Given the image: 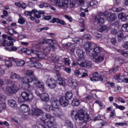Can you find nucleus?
Segmentation results:
<instances>
[{
    "label": "nucleus",
    "mask_w": 128,
    "mask_h": 128,
    "mask_svg": "<svg viewBox=\"0 0 128 128\" xmlns=\"http://www.w3.org/2000/svg\"><path fill=\"white\" fill-rule=\"evenodd\" d=\"M68 82H71L72 88L74 90L76 94L78 96V82H76V80L72 79L70 78L68 80Z\"/></svg>",
    "instance_id": "ddd939ff"
},
{
    "label": "nucleus",
    "mask_w": 128,
    "mask_h": 128,
    "mask_svg": "<svg viewBox=\"0 0 128 128\" xmlns=\"http://www.w3.org/2000/svg\"><path fill=\"white\" fill-rule=\"evenodd\" d=\"M21 96L26 102H32L34 100V94L24 91L21 93Z\"/></svg>",
    "instance_id": "f8f14e48"
},
{
    "label": "nucleus",
    "mask_w": 128,
    "mask_h": 128,
    "mask_svg": "<svg viewBox=\"0 0 128 128\" xmlns=\"http://www.w3.org/2000/svg\"><path fill=\"white\" fill-rule=\"evenodd\" d=\"M104 55L101 54L100 56H94L92 58V60L96 64H100L104 62Z\"/></svg>",
    "instance_id": "aec40b11"
},
{
    "label": "nucleus",
    "mask_w": 128,
    "mask_h": 128,
    "mask_svg": "<svg viewBox=\"0 0 128 128\" xmlns=\"http://www.w3.org/2000/svg\"><path fill=\"white\" fill-rule=\"evenodd\" d=\"M113 106L116 108H118L120 110H126V107L122 106H118L116 103H113Z\"/></svg>",
    "instance_id": "49530a36"
},
{
    "label": "nucleus",
    "mask_w": 128,
    "mask_h": 128,
    "mask_svg": "<svg viewBox=\"0 0 128 128\" xmlns=\"http://www.w3.org/2000/svg\"><path fill=\"white\" fill-rule=\"evenodd\" d=\"M64 62L66 66H70V60L68 58H65Z\"/></svg>",
    "instance_id": "680f3d73"
},
{
    "label": "nucleus",
    "mask_w": 128,
    "mask_h": 128,
    "mask_svg": "<svg viewBox=\"0 0 128 128\" xmlns=\"http://www.w3.org/2000/svg\"><path fill=\"white\" fill-rule=\"evenodd\" d=\"M40 100H43V102H48V100H50V95H48V93H42L41 94Z\"/></svg>",
    "instance_id": "a878e982"
},
{
    "label": "nucleus",
    "mask_w": 128,
    "mask_h": 128,
    "mask_svg": "<svg viewBox=\"0 0 128 128\" xmlns=\"http://www.w3.org/2000/svg\"><path fill=\"white\" fill-rule=\"evenodd\" d=\"M42 128H56V117L50 114H46L41 118Z\"/></svg>",
    "instance_id": "f03ea898"
},
{
    "label": "nucleus",
    "mask_w": 128,
    "mask_h": 128,
    "mask_svg": "<svg viewBox=\"0 0 128 128\" xmlns=\"http://www.w3.org/2000/svg\"><path fill=\"white\" fill-rule=\"evenodd\" d=\"M46 78H47L46 80V84L52 90H54L56 88V80H54L53 78H50V76H46Z\"/></svg>",
    "instance_id": "9d476101"
},
{
    "label": "nucleus",
    "mask_w": 128,
    "mask_h": 128,
    "mask_svg": "<svg viewBox=\"0 0 128 128\" xmlns=\"http://www.w3.org/2000/svg\"><path fill=\"white\" fill-rule=\"evenodd\" d=\"M60 102L61 106H64V107L68 106L70 104V102H68V100L64 97H62L60 98Z\"/></svg>",
    "instance_id": "393cba45"
},
{
    "label": "nucleus",
    "mask_w": 128,
    "mask_h": 128,
    "mask_svg": "<svg viewBox=\"0 0 128 128\" xmlns=\"http://www.w3.org/2000/svg\"><path fill=\"white\" fill-rule=\"evenodd\" d=\"M12 46H8L5 48L4 50H6V52H16V50H18V48Z\"/></svg>",
    "instance_id": "72a5a7b5"
},
{
    "label": "nucleus",
    "mask_w": 128,
    "mask_h": 128,
    "mask_svg": "<svg viewBox=\"0 0 128 128\" xmlns=\"http://www.w3.org/2000/svg\"><path fill=\"white\" fill-rule=\"evenodd\" d=\"M22 88L24 90H28V92H32L34 90V88L30 85V84L34 82V78L32 77H24V78H22Z\"/></svg>",
    "instance_id": "0eeeda50"
},
{
    "label": "nucleus",
    "mask_w": 128,
    "mask_h": 128,
    "mask_svg": "<svg viewBox=\"0 0 128 128\" xmlns=\"http://www.w3.org/2000/svg\"><path fill=\"white\" fill-rule=\"evenodd\" d=\"M3 38H8V42H6V40L3 39V45L6 46V44L8 46H14V42H16V40L14 39L12 37L10 36H8L6 34H4L2 36Z\"/></svg>",
    "instance_id": "2eb2a0df"
},
{
    "label": "nucleus",
    "mask_w": 128,
    "mask_h": 128,
    "mask_svg": "<svg viewBox=\"0 0 128 128\" xmlns=\"http://www.w3.org/2000/svg\"><path fill=\"white\" fill-rule=\"evenodd\" d=\"M118 38L119 40H122V38H124V33L121 31L118 32Z\"/></svg>",
    "instance_id": "864d4df0"
},
{
    "label": "nucleus",
    "mask_w": 128,
    "mask_h": 128,
    "mask_svg": "<svg viewBox=\"0 0 128 128\" xmlns=\"http://www.w3.org/2000/svg\"><path fill=\"white\" fill-rule=\"evenodd\" d=\"M24 60L25 62V64L26 62H29L28 64H30L32 62H36V57H32V58H24Z\"/></svg>",
    "instance_id": "c9c22d12"
},
{
    "label": "nucleus",
    "mask_w": 128,
    "mask_h": 128,
    "mask_svg": "<svg viewBox=\"0 0 128 128\" xmlns=\"http://www.w3.org/2000/svg\"><path fill=\"white\" fill-rule=\"evenodd\" d=\"M126 122H118L114 124L115 126H126Z\"/></svg>",
    "instance_id": "bf43d9fd"
},
{
    "label": "nucleus",
    "mask_w": 128,
    "mask_h": 128,
    "mask_svg": "<svg viewBox=\"0 0 128 128\" xmlns=\"http://www.w3.org/2000/svg\"><path fill=\"white\" fill-rule=\"evenodd\" d=\"M42 110L36 108H32L29 112L30 116H42Z\"/></svg>",
    "instance_id": "412c9836"
},
{
    "label": "nucleus",
    "mask_w": 128,
    "mask_h": 128,
    "mask_svg": "<svg viewBox=\"0 0 128 128\" xmlns=\"http://www.w3.org/2000/svg\"><path fill=\"white\" fill-rule=\"evenodd\" d=\"M7 34H9V36H14V30L9 28Z\"/></svg>",
    "instance_id": "69168bd1"
},
{
    "label": "nucleus",
    "mask_w": 128,
    "mask_h": 128,
    "mask_svg": "<svg viewBox=\"0 0 128 128\" xmlns=\"http://www.w3.org/2000/svg\"><path fill=\"white\" fill-rule=\"evenodd\" d=\"M50 102L52 108H54V114L56 118H60L62 116V110L60 108V100L53 97L51 98Z\"/></svg>",
    "instance_id": "39448f33"
},
{
    "label": "nucleus",
    "mask_w": 128,
    "mask_h": 128,
    "mask_svg": "<svg viewBox=\"0 0 128 128\" xmlns=\"http://www.w3.org/2000/svg\"><path fill=\"white\" fill-rule=\"evenodd\" d=\"M85 72L84 69H80L79 70H76L74 72V74L76 76H78L80 74H82V72Z\"/></svg>",
    "instance_id": "de8ad7c7"
},
{
    "label": "nucleus",
    "mask_w": 128,
    "mask_h": 128,
    "mask_svg": "<svg viewBox=\"0 0 128 128\" xmlns=\"http://www.w3.org/2000/svg\"><path fill=\"white\" fill-rule=\"evenodd\" d=\"M34 85L37 86V88H42V92L44 90V82H40L36 79L34 80Z\"/></svg>",
    "instance_id": "b1692460"
},
{
    "label": "nucleus",
    "mask_w": 128,
    "mask_h": 128,
    "mask_svg": "<svg viewBox=\"0 0 128 128\" xmlns=\"http://www.w3.org/2000/svg\"><path fill=\"white\" fill-rule=\"evenodd\" d=\"M14 62L16 63V66H24L26 64V62L24 60L14 59Z\"/></svg>",
    "instance_id": "bb28decb"
},
{
    "label": "nucleus",
    "mask_w": 128,
    "mask_h": 128,
    "mask_svg": "<svg viewBox=\"0 0 128 128\" xmlns=\"http://www.w3.org/2000/svg\"><path fill=\"white\" fill-rule=\"evenodd\" d=\"M102 52V48L98 46H95L94 48L93 52H92V54H94V56H94V54H100Z\"/></svg>",
    "instance_id": "cd10ccee"
},
{
    "label": "nucleus",
    "mask_w": 128,
    "mask_h": 128,
    "mask_svg": "<svg viewBox=\"0 0 128 128\" xmlns=\"http://www.w3.org/2000/svg\"><path fill=\"white\" fill-rule=\"evenodd\" d=\"M98 80V72H95L92 74V77L90 78L91 82H96Z\"/></svg>",
    "instance_id": "473e14b6"
},
{
    "label": "nucleus",
    "mask_w": 128,
    "mask_h": 128,
    "mask_svg": "<svg viewBox=\"0 0 128 128\" xmlns=\"http://www.w3.org/2000/svg\"><path fill=\"white\" fill-rule=\"evenodd\" d=\"M94 46V44H91L89 42H86L84 44V48L86 51L87 54H89L90 56H94V50L92 49V46Z\"/></svg>",
    "instance_id": "4468645a"
},
{
    "label": "nucleus",
    "mask_w": 128,
    "mask_h": 128,
    "mask_svg": "<svg viewBox=\"0 0 128 128\" xmlns=\"http://www.w3.org/2000/svg\"><path fill=\"white\" fill-rule=\"evenodd\" d=\"M44 108L46 112H50V110H54V108H52V106H50V105H48V104H45L44 105Z\"/></svg>",
    "instance_id": "e433bc0d"
},
{
    "label": "nucleus",
    "mask_w": 128,
    "mask_h": 128,
    "mask_svg": "<svg viewBox=\"0 0 128 128\" xmlns=\"http://www.w3.org/2000/svg\"><path fill=\"white\" fill-rule=\"evenodd\" d=\"M104 72H100V75L98 78L99 80H104Z\"/></svg>",
    "instance_id": "052dcab7"
},
{
    "label": "nucleus",
    "mask_w": 128,
    "mask_h": 128,
    "mask_svg": "<svg viewBox=\"0 0 128 128\" xmlns=\"http://www.w3.org/2000/svg\"><path fill=\"white\" fill-rule=\"evenodd\" d=\"M6 108V104L4 102L0 103V112H4Z\"/></svg>",
    "instance_id": "37998d69"
},
{
    "label": "nucleus",
    "mask_w": 128,
    "mask_h": 128,
    "mask_svg": "<svg viewBox=\"0 0 128 128\" xmlns=\"http://www.w3.org/2000/svg\"><path fill=\"white\" fill-rule=\"evenodd\" d=\"M114 78L116 82H125V84L128 82V78H126L124 75L117 74L114 76Z\"/></svg>",
    "instance_id": "f3484780"
},
{
    "label": "nucleus",
    "mask_w": 128,
    "mask_h": 128,
    "mask_svg": "<svg viewBox=\"0 0 128 128\" xmlns=\"http://www.w3.org/2000/svg\"><path fill=\"white\" fill-rule=\"evenodd\" d=\"M19 110L21 112H23V114H26V112H29L30 110V106L26 104H22Z\"/></svg>",
    "instance_id": "4be33fe9"
},
{
    "label": "nucleus",
    "mask_w": 128,
    "mask_h": 128,
    "mask_svg": "<svg viewBox=\"0 0 128 128\" xmlns=\"http://www.w3.org/2000/svg\"><path fill=\"white\" fill-rule=\"evenodd\" d=\"M122 30L123 32H128V24H124L122 26Z\"/></svg>",
    "instance_id": "5fc2aeb1"
},
{
    "label": "nucleus",
    "mask_w": 128,
    "mask_h": 128,
    "mask_svg": "<svg viewBox=\"0 0 128 128\" xmlns=\"http://www.w3.org/2000/svg\"><path fill=\"white\" fill-rule=\"evenodd\" d=\"M104 16L106 18V20L108 22H114L115 20H116L118 16L115 14L109 13L108 12H105L104 13L99 12L95 16L94 22L96 24L101 26L104 24Z\"/></svg>",
    "instance_id": "f257e3e1"
},
{
    "label": "nucleus",
    "mask_w": 128,
    "mask_h": 128,
    "mask_svg": "<svg viewBox=\"0 0 128 128\" xmlns=\"http://www.w3.org/2000/svg\"><path fill=\"white\" fill-rule=\"evenodd\" d=\"M71 116L72 118H75L76 120L78 119L79 120H83V122L86 124L88 120H90V114L84 113V110H73L71 112Z\"/></svg>",
    "instance_id": "20e7f679"
},
{
    "label": "nucleus",
    "mask_w": 128,
    "mask_h": 128,
    "mask_svg": "<svg viewBox=\"0 0 128 128\" xmlns=\"http://www.w3.org/2000/svg\"><path fill=\"white\" fill-rule=\"evenodd\" d=\"M124 10V8L120 7L118 8H116V7H114L112 8V12H122V10Z\"/></svg>",
    "instance_id": "603ef678"
},
{
    "label": "nucleus",
    "mask_w": 128,
    "mask_h": 128,
    "mask_svg": "<svg viewBox=\"0 0 128 128\" xmlns=\"http://www.w3.org/2000/svg\"><path fill=\"white\" fill-rule=\"evenodd\" d=\"M77 64L82 68H92V62L86 61L85 62H84L80 60H78Z\"/></svg>",
    "instance_id": "6ab92c4d"
},
{
    "label": "nucleus",
    "mask_w": 128,
    "mask_h": 128,
    "mask_svg": "<svg viewBox=\"0 0 128 128\" xmlns=\"http://www.w3.org/2000/svg\"><path fill=\"white\" fill-rule=\"evenodd\" d=\"M118 52H119L122 56H124L125 58H128V51H126V50H118Z\"/></svg>",
    "instance_id": "a19ab883"
},
{
    "label": "nucleus",
    "mask_w": 128,
    "mask_h": 128,
    "mask_svg": "<svg viewBox=\"0 0 128 128\" xmlns=\"http://www.w3.org/2000/svg\"><path fill=\"white\" fill-rule=\"evenodd\" d=\"M118 18L122 22H126V15L124 13H120L118 16Z\"/></svg>",
    "instance_id": "4c0bfd02"
},
{
    "label": "nucleus",
    "mask_w": 128,
    "mask_h": 128,
    "mask_svg": "<svg viewBox=\"0 0 128 128\" xmlns=\"http://www.w3.org/2000/svg\"><path fill=\"white\" fill-rule=\"evenodd\" d=\"M50 30V28L48 27H44L38 28L37 30V32H42V30Z\"/></svg>",
    "instance_id": "13d9d810"
},
{
    "label": "nucleus",
    "mask_w": 128,
    "mask_h": 128,
    "mask_svg": "<svg viewBox=\"0 0 128 128\" xmlns=\"http://www.w3.org/2000/svg\"><path fill=\"white\" fill-rule=\"evenodd\" d=\"M48 44L52 48H55L56 46V42L52 39H44L43 38H40L38 40V44H33L32 47L36 49L40 48V44Z\"/></svg>",
    "instance_id": "423d86ee"
},
{
    "label": "nucleus",
    "mask_w": 128,
    "mask_h": 128,
    "mask_svg": "<svg viewBox=\"0 0 128 128\" xmlns=\"http://www.w3.org/2000/svg\"><path fill=\"white\" fill-rule=\"evenodd\" d=\"M110 27H107L106 26H100L98 28V30L100 32H104V30H106L108 32V30H110Z\"/></svg>",
    "instance_id": "7c9ffc66"
},
{
    "label": "nucleus",
    "mask_w": 128,
    "mask_h": 128,
    "mask_svg": "<svg viewBox=\"0 0 128 128\" xmlns=\"http://www.w3.org/2000/svg\"><path fill=\"white\" fill-rule=\"evenodd\" d=\"M18 40H24V38H26V36L24 35H20L19 34H18Z\"/></svg>",
    "instance_id": "774afa93"
},
{
    "label": "nucleus",
    "mask_w": 128,
    "mask_h": 128,
    "mask_svg": "<svg viewBox=\"0 0 128 128\" xmlns=\"http://www.w3.org/2000/svg\"><path fill=\"white\" fill-rule=\"evenodd\" d=\"M26 54H31L32 56H38V58L39 60H40V58H44V56L43 55L42 56V55H40V52H39L38 51L36 50H34L32 49L31 50L27 49L26 51Z\"/></svg>",
    "instance_id": "dca6fc26"
},
{
    "label": "nucleus",
    "mask_w": 128,
    "mask_h": 128,
    "mask_svg": "<svg viewBox=\"0 0 128 128\" xmlns=\"http://www.w3.org/2000/svg\"><path fill=\"white\" fill-rule=\"evenodd\" d=\"M43 51L44 52H40V55L42 56H44V58H43V59L48 60V57L46 56H48V52H50V46L46 47L43 50Z\"/></svg>",
    "instance_id": "5701e85b"
},
{
    "label": "nucleus",
    "mask_w": 128,
    "mask_h": 128,
    "mask_svg": "<svg viewBox=\"0 0 128 128\" xmlns=\"http://www.w3.org/2000/svg\"><path fill=\"white\" fill-rule=\"evenodd\" d=\"M7 84H12V86H7L6 88L5 94L8 96H12L14 94H16L20 90V88L18 86V82L15 80H12L10 79L5 80Z\"/></svg>",
    "instance_id": "7ed1b4c3"
},
{
    "label": "nucleus",
    "mask_w": 128,
    "mask_h": 128,
    "mask_svg": "<svg viewBox=\"0 0 128 128\" xmlns=\"http://www.w3.org/2000/svg\"><path fill=\"white\" fill-rule=\"evenodd\" d=\"M26 74L28 76V78H32L33 79H36V76L34 74V71L32 70H26Z\"/></svg>",
    "instance_id": "f704fd0d"
},
{
    "label": "nucleus",
    "mask_w": 128,
    "mask_h": 128,
    "mask_svg": "<svg viewBox=\"0 0 128 128\" xmlns=\"http://www.w3.org/2000/svg\"><path fill=\"white\" fill-rule=\"evenodd\" d=\"M5 66L7 68H12V62L10 60L6 61Z\"/></svg>",
    "instance_id": "3c124183"
},
{
    "label": "nucleus",
    "mask_w": 128,
    "mask_h": 128,
    "mask_svg": "<svg viewBox=\"0 0 128 128\" xmlns=\"http://www.w3.org/2000/svg\"><path fill=\"white\" fill-rule=\"evenodd\" d=\"M50 22H52V24H62V26L66 25V22L62 20H60V19L58 18H53L50 20Z\"/></svg>",
    "instance_id": "c85d7f7f"
},
{
    "label": "nucleus",
    "mask_w": 128,
    "mask_h": 128,
    "mask_svg": "<svg viewBox=\"0 0 128 128\" xmlns=\"http://www.w3.org/2000/svg\"><path fill=\"white\" fill-rule=\"evenodd\" d=\"M70 0V7L74 8L76 4V0Z\"/></svg>",
    "instance_id": "4d7b16f0"
},
{
    "label": "nucleus",
    "mask_w": 128,
    "mask_h": 128,
    "mask_svg": "<svg viewBox=\"0 0 128 128\" xmlns=\"http://www.w3.org/2000/svg\"><path fill=\"white\" fill-rule=\"evenodd\" d=\"M10 78L12 80H20L22 78L20 74L14 73V72H11Z\"/></svg>",
    "instance_id": "2f4dec72"
},
{
    "label": "nucleus",
    "mask_w": 128,
    "mask_h": 128,
    "mask_svg": "<svg viewBox=\"0 0 128 128\" xmlns=\"http://www.w3.org/2000/svg\"><path fill=\"white\" fill-rule=\"evenodd\" d=\"M118 70H120V66H116L112 69V72H114V74H116V72Z\"/></svg>",
    "instance_id": "338daca9"
},
{
    "label": "nucleus",
    "mask_w": 128,
    "mask_h": 128,
    "mask_svg": "<svg viewBox=\"0 0 128 128\" xmlns=\"http://www.w3.org/2000/svg\"><path fill=\"white\" fill-rule=\"evenodd\" d=\"M25 15L28 16H32V14H34V16L37 18H42V14H46V12L44 10H32L31 12L26 11L24 12Z\"/></svg>",
    "instance_id": "1a4fd4ad"
},
{
    "label": "nucleus",
    "mask_w": 128,
    "mask_h": 128,
    "mask_svg": "<svg viewBox=\"0 0 128 128\" xmlns=\"http://www.w3.org/2000/svg\"><path fill=\"white\" fill-rule=\"evenodd\" d=\"M40 60H44V58L39 59L38 58V56H36V62H33L30 63V64H28V68H42V64H40V62L38 61Z\"/></svg>",
    "instance_id": "a211bd4d"
},
{
    "label": "nucleus",
    "mask_w": 128,
    "mask_h": 128,
    "mask_svg": "<svg viewBox=\"0 0 128 128\" xmlns=\"http://www.w3.org/2000/svg\"><path fill=\"white\" fill-rule=\"evenodd\" d=\"M66 124L70 128H74V124L72 123V122H70V120H68L66 122Z\"/></svg>",
    "instance_id": "6e6d98bb"
},
{
    "label": "nucleus",
    "mask_w": 128,
    "mask_h": 128,
    "mask_svg": "<svg viewBox=\"0 0 128 128\" xmlns=\"http://www.w3.org/2000/svg\"><path fill=\"white\" fill-rule=\"evenodd\" d=\"M56 6L63 10H66L68 8V0H57Z\"/></svg>",
    "instance_id": "9b49d317"
},
{
    "label": "nucleus",
    "mask_w": 128,
    "mask_h": 128,
    "mask_svg": "<svg viewBox=\"0 0 128 128\" xmlns=\"http://www.w3.org/2000/svg\"><path fill=\"white\" fill-rule=\"evenodd\" d=\"M76 54L77 56L80 58H84V52L82 51V50H80L78 49L76 50Z\"/></svg>",
    "instance_id": "ea45409f"
},
{
    "label": "nucleus",
    "mask_w": 128,
    "mask_h": 128,
    "mask_svg": "<svg viewBox=\"0 0 128 128\" xmlns=\"http://www.w3.org/2000/svg\"><path fill=\"white\" fill-rule=\"evenodd\" d=\"M88 8H90V6H96L98 4V2L96 0H92L91 2L88 1L86 2Z\"/></svg>",
    "instance_id": "c03bdc74"
},
{
    "label": "nucleus",
    "mask_w": 128,
    "mask_h": 128,
    "mask_svg": "<svg viewBox=\"0 0 128 128\" xmlns=\"http://www.w3.org/2000/svg\"><path fill=\"white\" fill-rule=\"evenodd\" d=\"M72 40L74 42V44H80V42H82V38L76 37L72 38Z\"/></svg>",
    "instance_id": "8fccbe9b"
},
{
    "label": "nucleus",
    "mask_w": 128,
    "mask_h": 128,
    "mask_svg": "<svg viewBox=\"0 0 128 128\" xmlns=\"http://www.w3.org/2000/svg\"><path fill=\"white\" fill-rule=\"evenodd\" d=\"M20 18L18 20V22L21 24H24L26 22V18H22L21 14H19Z\"/></svg>",
    "instance_id": "09e8293b"
},
{
    "label": "nucleus",
    "mask_w": 128,
    "mask_h": 128,
    "mask_svg": "<svg viewBox=\"0 0 128 128\" xmlns=\"http://www.w3.org/2000/svg\"><path fill=\"white\" fill-rule=\"evenodd\" d=\"M84 38H87V40H92V36L90 34H86L84 36Z\"/></svg>",
    "instance_id": "e2e57ef3"
},
{
    "label": "nucleus",
    "mask_w": 128,
    "mask_h": 128,
    "mask_svg": "<svg viewBox=\"0 0 128 128\" xmlns=\"http://www.w3.org/2000/svg\"><path fill=\"white\" fill-rule=\"evenodd\" d=\"M8 104L11 106V108H16L18 106L16 101L12 99L8 100Z\"/></svg>",
    "instance_id": "c756f323"
},
{
    "label": "nucleus",
    "mask_w": 128,
    "mask_h": 128,
    "mask_svg": "<svg viewBox=\"0 0 128 128\" xmlns=\"http://www.w3.org/2000/svg\"><path fill=\"white\" fill-rule=\"evenodd\" d=\"M58 84H60V86H66V80H64V78L61 77H59L58 78Z\"/></svg>",
    "instance_id": "79ce46f5"
},
{
    "label": "nucleus",
    "mask_w": 128,
    "mask_h": 128,
    "mask_svg": "<svg viewBox=\"0 0 128 128\" xmlns=\"http://www.w3.org/2000/svg\"><path fill=\"white\" fill-rule=\"evenodd\" d=\"M64 98H66L68 100H72V92H68L66 94L65 97Z\"/></svg>",
    "instance_id": "a18cd8bd"
},
{
    "label": "nucleus",
    "mask_w": 128,
    "mask_h": 128,
    "mask_svg": "<svg viewBox=\"0 0 128 128\" xmlns=\"http://www.w3.org/2000/svg\"><path fill=\"white\" fill-rule=\"evenodd\" d=\"M48 60H52V62L55 64H54V70H62V58L56 55H54L52 56V58H48Z\"/></svg>",
    "instance_id": "6e6552de"
},
{
    "label": "nucleus",
    "mask_w": 128,
    "mask_h": 128,
    "mask_svg": "<svg viewBox=\"0 0 128 128\" xmlns=\"http://www.w3.org/2000/svg\"><path fill=\"white\" fill-rule=\"evenodd\" d=\"M80 104V100H78V99H73L72 102V105L73 106H78Z\"/></svg>",
    "instance_id": "58836bf2"
},
{
    "label": "nucleus",
    "mask_w": 128,
    "mask_h": 128,
    "mask_svg": "<svg viewBox=\"0 0 128 128\" xmlns=\"http://www.w3.org/2000/svg\"><path fill=\"white\" fill-rule=\"evenodd\" d=\"M117 100L120 102L121 104H126V100H124L122 97H118Z\"/></svg>",
    "instance_id": "0e129e2a"
}]
</instances>
